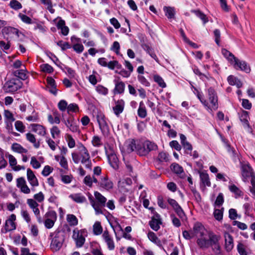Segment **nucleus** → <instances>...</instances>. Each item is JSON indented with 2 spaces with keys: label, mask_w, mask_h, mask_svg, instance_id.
I'll return each mask as SVG.
<instances>
[{
  "label": "nucleus",
  "mask_w": 255,
  "mask_h": 255,
  "mask_svg": "<svg viewBox=\"0 0 255 255\" xmlns=\"http://www.w3.org/2000/svg\"><path fill=\"white\" fill-rule=\"evenodd\" d=\"M58 29H61V33L63 35H67L69 33V28L65 26V21L63 19H60L56 24Z\"/></svg>",
  "instance_id": "2f4dec72"
},
{
  "label": "nucleus",
  "mask_w": 255,
  "mask_h": 255,
  "mask_svg": "<svg viewBox=\"0 0 255 255\" xmlns=\"http://www.w3.org/2000/svg\"><path fill=\"white\" fill-rule=\"evenodd\" d=\"M208 97L211 104V109L216 110L218 108V97L215 90L210 87L208 89Z\"/></svg>",
  "instance_id": "6e6552de"
},
{
  "label": "nucleus",
  "mask_w": 255,
  "mask_h": 255,
  "mask_svg": "<svg viewBox=\"0 0 255 255\" xmlns=\"http://www.w3.org/2000/svg\"><path fill=\"white\" fill-rule=\"evenodd\" d=\"M183 148L185 150V152L186 154H191L192 150V145L188 142L186 141L182 144Z\"/></svg>",
  "instance_id": "338daca9"
},
{
  "label": "nucleus",
  "mask_w": 255,
  "mask_h": 255,
  "mask_svg": "<svg viewBox=\"0 0 255 255\" xmlns=\"http://www.w3.org/2000/svg\"><path fill=\"white\" fill-rule=\"evenodd\" d=\"M15 220L16 216L12 214L5 221L4 229L6 233L13 231L16 229Z\"/></svg>",
  "instance_id": "f3484780"
},
{
  "label": "nucleus",
  "mask_w": 255,
  "mask_h": 255,
  "mask_svg": "<svg viewBox=\"0 0 255 255\" xmlns=\"http://www.w3.org/2000/svg\"><path fill=\"white\" fill-rule=\"evenodd\" d=\"M41 2L46 6H47V9L51 13H53L55 10L52 8V4L51 0H40Z\"/></svg>",
  "instance_id": "bf43d9fd"
},
{
  "label": "nucleus",
  "mask_w": 255,
  "mask_h": 255,
  "mask_svg": "<svg viewBox=\"0 0 255 255\" xmlns=\"http://www.w3.org/2000/svg\"><path fill=\"white\" fill-rule=\"evenodd\" d=\"M222 53L231 64L233 63V61L235 59L236 57L232 53L225 49L222 50Z\"/></svg>",
  "instance_id": "8fccbe9b"
},
{
  "label": "nucleus",
  "mask_w": 255,
  "mask_h": 255,
  "mask_svg": "<svg viewBox=\"0 0 255 255\" xmlns=\"http://www.w3.org/2000/svg\"><path fill=\"white\" fill-rule=\"evenodd\" d=\"M26 203L29 208L32 210L34 214L38 220V222L39 223H41V220L40 215V211L38 208L39 205L38 203L33 199H27L26 200Z\"/></svg>",
  "instance_id": "4468645a"
},
{
  "label": "nucleus",
  "mask_w": 255,
  "mask_h": 255,
  "mask_svg": "<svg viewBox=\"0 0 255 255\" xmlns=\"http://www.w3.org/2000/svg\"><path fill=\"white\" fill-rule=\"evenodd\" d=\"M87 235L88 233L86 229L79 230L78 228H75L73 231L72 238L77 248H81L83 246L85 242V238Z\"/></svg>",
  "instance_id": "20e7f679"
},
{
  "label": "nucleus",
  "mask_w": 255,
  "mask_h": 255,
  "mask_svg": "<svg viewBox=\"0 0 255 255\" xmlns=\"http://www.w3.org/2000/svg\"><path fill=\"white\" fill-rule=\"evenodd\" d=\"M9 164L12 169L15 171H18L20 170H24L25 167L17 164V160L15 157L11 154L7 155Z\"/></svg>",
  "instance_id": "412c9836"
},
{
  "label": "nucleus",
  "mask_w": 255,
  "mask_h": 255,
  "mask_svg": "<svg viewBox=\"0 0 255 255\" xmlns=\"http://www.w3.org/2000/svg\"><path fill=\"white\" fill-rule=\"evenodd\" d=\"M41 71L44 72L51 73L53 71V68L48 64H43L40 65Z\"/></svg>",
  "instance_id": "680f3d73"
},
{
  "label": "nucleus",
  "mask_w": 255,
  "mask_h": 255,
  "mask_svg": "<svg viewBox=\"0 0 255 255\" xmlns=\"http://www.w3.org/2000/svg\"><path fill=\"white\" fill-rule=\"evenodd\" d=\"M12 73L14 76L19 78L22 80H24L27 78L25 66H23V67L20 69L14 71Z\"/></svg>",
  "instance_id": "cd10ccee"
},
{
  "label": "nucleus",
  "mask_w": 255,
  "mask_h": 255,
  "mask_svg": "<svg viewBox=\"0 0 255 255\" xmlns=\"http://www.w3.org/2000/svg\"><path fill=\"white\" fill-rule=\"evenodd\" d=\"M107 67L112 70L114 69L115 68L118 69H120L122 67L121 65H120L118 61H111L108 63Z\"/></svg>",
  "instance_id": "4d7b16f0"
},
{
  "label": "nucleus",
  "mask_w": 255,
  "mask_h": 255,
  "mask_svg": "<svg viewBox=\"0 0 255 255\" xmlns=\"http://www.w3.org/2000/svg\"><path fill=\"white\" fill-rule=\"evenodd\" d=\"M93 234L96 236H99L103 233V228L99 221H96L93 226Z\"/></svg>",
  "instance_id": "e433bc0d"
},
{
  "label": "nucleus",
  "mask_w": 255,
  "mask_h": 255,
  "mask_svg": "<svg viewBox=\"0 0 255 255\" xmlns=\"http://www.w3.org/2000/svg\"><path fill=\"white\" fill-rule=\"evenodd\" d=\"M51 236L53 237L50 248L53 251H58L61 248L64 241V232L63 231L55 232L51 235Z\"/></svg>",
  "instance_id": "7ed1b4c3"
},
{
  "label": "nucleus",
  "mask_w": 255,
  "mask_h": 255,
  "mask_svg": "<svg viewBox=\"0 0 255 255\" xmlns=\"http://www.w3.org/2000/svg\"><path fill=\"white\" fill-rule=\"evenodd\" d=\"M200 178L202 183L204 186H211L209 177L207 173L204 172H201L200 173Z\"/></svg>",
  "instance_id": "ea45409f"
},
{
  "label": "nucleus",
  "mask_w": 255,
  "mask_h": 255,
  "mask_svg": "<svg viewBox=\"0 0 255 255\" xmlns=\"http://www.w3.org/2000/svg\"><path fill=\"white\" fill-rule=\"evenodd\" d=\"M231 64L233 65L234 68L236 70H240L247 73H249L251 71L250 67L246 61H241L236 57L234 60L233 63Z\"/></svg>",
  "instance_id": "f8f14e48"
},
{
  "label": "nucleus",
  "mask_w": 255,
  "mask_h": 255,
  "mask_svg": "<svg viewBox=\"0 0 255 255\" xmlns=\"http://www.w3.org/2000/svg\"><path fill=\"white\" fill-rule=\"evenodd\" d=\"M26 138L28 141L33 144V146L35 148L39 147L40 143L39 142H36V139L34 134L31 133H27L26 134Z\"/></svg>",
  "instance_id": "c9c22d12"
},
{
  "label": "nucleus",
  "mask_w": 255,
  "mask_h": 255,
  "mask_svg": "<svg viewBox=\"0 0 255 255\" xmlns=\"http://www.w3.org/2000/svg\"><path fill=\"white\" fill-rule=\"evenodd\" d=\"M227 80L230 85L232 86H236L238 88H241L243 85L240 80L233 75H230L228 76Z\"/></svg>",
  "instance_id": "c85d7f7f"
},
{
  "label": "nucleus",
  "mask_w": 255,
  "mask_h": 255,
  "mask_svg": "<svg viewBox=\"0 0 255 255\" xmlns=\"http://www.w3.org/2000/svg\"><path fill=\"white\" fill-rule=\"evenodd\" d=\"M26 176L27 180L31 186V191L34 192V188L39 185V182L37 177L32 170L30 168L27 169Z\"/></svg>",
  "instance_id": "ddd939ff"
},
{
  "label": "nucleus",
  "mask_w": 255,
  "mask_h": 255,
  "mask_svg": "<svg viewBox=\"0 0 255 255\" xmlns=\"http://www.w3.org/2000/svg\"><path fill=\"white\" fill-rule=\"evenodd\" d=\"M251 184L250 191L252 194L253 197L255 198V177H253L252 179H251Z\"/></svg>",
  "instance_id": "774afa93"
},
{
  "label": "nucleus",
  "mask_w": 255,
  "mask_h": 255,
  "mask_svg": "<svg viewBox=\"0 0 255 255\" xmlns=\"http://www.w3.org/2000/svg\"><path fill=\"white\" fill-rule=\"evenodd\" d=\"M224 237L225 242V249L227 252H229L232 250L234 246L233 238L231 234L227 232L224 233Z\"/></svg>",
  "instance_id": "6ab92c4d"
},
{
  "label": "nucleus",
  "mask_w": 255,
  "mask_h": 255,
  "mask_svg": "<svg viewBox=\"0 0 255 255\" xmlns=\"http://www.w3.org/2000/svg\"><path fill=\"white\" fill-rule=\"evenodd\" d=\"M229 188L231 192L235 194L236 198H238L243 195L242 191L234 184L230 185L229 186Z\"/></svg>",
  "instance_id": "49530a36"
},
{
  "label": "nucleus",
  "mask_w": 255,
  "mask_h": 255,
  "mask_svg": "<svg viewBox=\"0 0 255 255\" xmlns=\"http://www.w3.org/2000/svg\"><path fill=\"white\" fill-rule=\"evenodd\" d=\"M108 160L111 166L115 169H117L119 167V159L117 155L114 152H111L108 155Z\"/></svg>",
  "instance_id": "a878e982"
},
{
  "label": "nucleus",
  "mask_w": 255,
  "mask_h": 255,
  "mask_svg": "<svg viewBox=\"0 0 255 255\" xmlns=\"http://www.w3.org/2000/svg\"><path fill=\"white\" fill-rule=\"evenodd\" d=\"M47 217H50V219H47L44 222L46 228L48 229L51 228L54 224L55 221L56 219V214L55 212H48L46 214Z\"/></svg>",
  "instance_id": "4be33fe9"
},
{
  "label": "nucleus",
  "mask_w": 255,
  "mask_h": 255,
  "mask_svg": "<svg viewBox=\"0 0 255 255\" xmlns=\"http://www.w3.org/2000/svg\"><path fill=\"white\" fill-rule=\"evenodd\" d=\"M65 139L67 143L68 146L70 148H73L76 146V141L73 136L69 134L66 133L65 135Z\"/></svg>",
  "instance_id": "f704fd0d"
},
{
  "label": "nucleus",
  "mask_w": 255,
  "mask_h": 255,
  "mask_svg": "<svg viewBox=\"0 0 255 255\" xmlns=\"http://www.w3.org/2000/svg\"><path fill=\"white\" fill-rule=\"evenodd\" d=\"M16 186L20 192L24 194H28L31 192V188L28 186L25 178L23 177H18L16 179Z\"/></svg>",
  "instance_id": "9d476101"
},
{
  "label": "nucleus",
  "mask_w": 255,
  "mask_h": 255,
  "mask_svg": "<svg viewBox=\"0 0 255 255\" xmlns=\"http://www.w3.org/2000/svg\"><path fill=\"white\" fill-rule=\"evenodd\" d=\"M96 91L100 94L106 95L108 93V90L106 87L99 85L96 87Z\"/></svg>",
  "instance_id": "0e129e2a"
},
{
  "label": "nucleus",
  "mask_w": 255,
  "mask_h": 255,
  "mask_svg": "<svg viewBox=\"0 0 255 255\" xmlns=\"http://www.w3.org/2000/svg\"><path fill=\"white\" fill-rule=\"evenodd\" d=\"M114 82L115 83V88L114 90V94L123 93L125 90V84L123 82L117 80H115Z\"/></svg>",
  "instance_id": "c756f323"
},
{
  "label": "nucleus",
  "mask_w": 255,
  "mask_h": 255,
  "mask_svg": "<svg viewBox=\"0 0 255 255\" xmlns=\"http://www.w3.org/2000/svg\"><path fill=\"white\" fill-rule=\"evenodd\" d=\"M220 238L221 237L219 235H215L213 233L210 234L208 236L210 247L214 245L218 244Z\"/></svg>",
  "instance_id": "4c0bfd02"
},
{
  "label": "nucleus",
  "mask_w": 255,
  "mask_h": 255,
  "mask_svg": "<svg viewBox=\"0 0 255 255\" xmlns=\"http://www.w3.org/2000/svg\"><path fill=\"white\" fill-rule=\"evenodd\" d=\"M102 237L103 241L106 244L108 249L110 251L114 250L115 248V245L113 237L107 230L103 232Z\"/></svg>",
  "instance_id": "9b49d317"
},
{
  "label": "nucleus",
  "mask_w": 255,
  "mask_h": 255,
  "mask_svg": "<svg viewBox=\"0 0 255 255\" xmlns=\"http://www.w3.org/2000/svg\"><path fill=\"white\" fill-rule=\"evenodd\" d=\"M22 83L17 79H11L4 85L3 90L6 93L14 92L21 87Z\"/></svg>",
  "instance_id": "423d86ee"
},
{
  "label": "nucleus",
  "mask_w": 255,
  "mask_h": 255,
  "mask_svg": "<svg viewBox=\"0 0 255 255\" xmlns=\"http://www.w3.org/2000/svg\"><path fill=\"white\" fill-rule=\"evenodd\" d=\"M158 159L160 162H166L168 160V154L164 151H161L158 155Z\"/></svg>",
  "instance_id": "052dcab7"
},
{
  "label": "nucleus",
  "mask_w": 255,
  "mask_h": 255,
  "mask_svg": "<svg viewBox=\"0 0 255 255\" xmlns=\"http://www.w3.org/2000/svg\"><path fill=\"white\" fill-rule=\"evenodd\" d=\"M192 230L194 237H196L197 238L201 236H205L207 234L206 230L200 223H196Z\"/></svg>",
  "instance_id": "dca6fc26"
},
{
  "label": "nucleus",
  "mask_w": 255,
  "mask_h": 255,
  "mask_svg": "<svg viewBox=\"0 0 255 255\" xmlns=\"http://www.w3.org/2000/svg\"><path fill=\"white\" fill-rule=\"evenodd\" d=\"M9 6L14 10H18L22 8L21 4L17 0H11L9 2Z\"/></svg>",
  "instance_id": "5fc2aeb1"
},
{
  "label": "nucleus",
  "mask_w": 255,
  "mask_h": 255,
  "mask_svg": "<svg viewBox=\"0 0 255 255\" xmlns=\"http://www.w3.org/2000/svg\"><path fill=\"white\" fill-rule=\"evenodd\" d=\"M138 140L129 139L126 141L122 148V151L125 153H129L133 151L136 152Z\"/></svg>",
  "instance_id": "0eeeda50"
},
{
  "label": "nucleus",
  "mask_w": 255,
  "mask_h": 255,
  "mask_svg": "<svg viewBox=\"0 0 255 255\" xmlns=\"http://www.w3.org/2000/svg\"><path fill=\"white\" fill-rule=\"evenodd\" d=\"M125 106V102L123 100H118L116 103V106L113 107V111L114 113L117 115L119 116L122 113L124 110Z\"/></svg>",
  "instance_id": "bb28decb"
},
{
  "label": "nucleus",
  "mask_w": 255,
  "mask_h": 255,
  "mask_svg": "<svg viewBox=\"0 0 255 255\" xmlns=\"http://www.w3.org/2000/svg\"><path fill=\"white\" fill-rule=\"evenodd\" d=\"M39 116L37 113L32 109L31 115L26 117V120L28 122H36L38 121Z\"/></svg>",
  "instance_id": "09e8293b"
},
{
  "label": "nucleus",
  "mask_w": 255,
  "mask_h": 255,
  "mask_svg": "<svg viewBox=\"0 0 255 255\" xmlns=\"http://www.w3.org/2000/svg\"><path fill=\"white\" fill-rule=\"evenodd\" d=\"M100 186L105 189L109 190L113 188V183L106 177L102 179Z\"/></svg>",
  "instance_id": "a19ab883"
},
{
  "label": "nucleus",
  "mask_w": 255,
  "mask_h": 255,
  "mask_svg": "<svg viewBox=\"0 0 255 255\" xmlns=\"http://www.w3.org/2000/svg\"><path fill=\"white\" fill-rule=\"evenodd\" d=\"M239 118L244 128L249 130L251 128L249 122L250 118L248 112L245 111H242L239 115Z\"/></svg>",
  "instance_id": "5701e85b"
},
{
  "label": "nucleus",
  "mask_w": 255,
  "mask_h": 255,
  "mask_svg": "<svg viewBox=\"0 0 255 255\" xmlns=\"http://www.w3.org/2000/svg\"><path fill=\"white\" fill-rule=\"evenodd\" d=\"M154 81L157 83L158 85L161 88H165L166 86L165 83L161 77L158 75H154L153 76Z\"/></svg>",
  "instance_id": "864d4df0"
},
{
  "label": "nucleus",
  "mask_w": 255,
  "mask_h": 255,
  "mask_svg": "<svg viewBox=\"0 0 255 255\" xmlns=\"http://www.w3.org/2000/svg\"><path fill=\"white\" fill-rule=\"evenodd\" d=\"M242 174L244 182H246L250 177L252 179L253 177H255L253 169L249 164H244L242 166Z\"/></svg>",
  "instance_id": "2eb2a0df"
},
{
  "label": "nucleus",
  "mask_w": 255,
  "mask_h": 255,
  "mask_svg": "<svg viewBox=\"0 0 255 255\" xmlns=\"http://www.w3.org/2000/svg\"><path fill=\"white\" fill-rule=\"evenodd\" d=\"M195 15L202 20L204 24L208 22V19L206 15L200 10H192Z\"/></svg>",
  "instance_id": "603ef678"
},
{
  "label": "nucleus",
  "mask_w": 255,
  "mask_h": 255,
  "mask_svg": "<svg viewBox=\"0 0 255 255\" xmlns=\"http://www.w3.org/2000/svg\"><path fill=\"white\" fill-rule=\"evenodd\" d=\"M69 197L77 203H83L86 201V197L81 193L71 194Z\"/></svg>",
  "instance_id": "7c9ffc66"
},
{
  "label": "nucleus",
  "mask_w": 255,
  "mask_h": 255,
  "mask_svg": "<svg viewBox=\"0 0 255 255\" xmlns=\"http://www.w3.org/2000/svg\"><path fill=\"white\" fill-rule=\"evenodd\" d=\"M196 243L199 248L201 249H207L210 247L207 234L205 236L197 238Z\"/></svg>",
  "instance_id": "aec40b11"
},
{
  "label": "nucleus",
  "mask_w": 255,
  "mask_h": 255,
  "mask_svg": "<svg viewBox=\"0 0 255 255\" xmlns=\"http://www.w3.org/2000/svg\"><path fill=\"white\" fill-rule=\"evenodd\" d=\"M140 156L146 155L148 154L146 148L145 147V143L138 141V145L136 148V152Z\"/></svg>",
  "instance_id": "473e14b6"
},
{
  "label": "nucleus",
  "mask_w": 255,
  "mask_h": 255,
  "mask_svg": "<svg viewBox=\"0 0 255 255\" xmlns=\"http://www.w3.org/2000/svg\"><path fill=\"white\" fill-rule=\"evenodd\" d=\"M96 119L103 134L105 136L108 135L110 128L105 116L103 113L98 112L96 115Z\"/></svg>",
  "instance_id": "39448f33"
},
{
  "label": "nucleus",
  "mask_w": 255,
  "mask_h": 255,
  "mask_svg": "<svg viewBox=\"0 0 255 255\" xmlns=\"http://www.w3.org/2000/svg\"><path fill=\"white\" fill-rule=\"evenodd\" d=\"M11 150L19 154L26 153L28 150L21 145L17 143H13L11 147Z\"/></svg>",
  "instance_id": "72a5a7b5"
},
{
  "label": "nucleus",
  "mask_w": 255,
  "mask_h": 255,
  "mask_svg": "<svg viewBox=\"0 0 255 255\" xmlns=\"http://www.w3.org/2000/svg\"><path fill=\"white\" fill-rule=\"evenodd\" d=\"M14 126L16 129L17 131L20 132H23L24 131L25 127L22 122L20 121H16Z\"/></svg>",
  "instance_id": "e2e57ef3"
},
{
  "label": "nucleus",
  "mask_w": 255,
  "mask_h": 255,
  "mask_svg": "<svg viewBox=\"0 0 255 255\" xmlns=\"http://www.w3.org/2000/svg\"><path fill=\"white\" fill-rule=\"evenodd\" d=\"M66 220L69 225L71 226H76L78 223L77 217L73 214L67 215Z\"/></svg>",
  "instance_id": "c03bdc74"
},
{
  "label": "nucleus",
  "mask_w": 255,
  "mask_h": 255,
  "mask_svg": "<svg viewBox=\"0 0 255 255\" xmlns=\"http://www.w3.org/2000/svg\"><path fill=\"white\" fill-rule=\"evenodd\" d=\"M148 238L149 240L158 246H161L160 241L158 239L156 235L152 232H149L148 234Z\"/></svg>",
  "instance_id": "a18cd8bd"
},
{
  "label": "nucleus",
  "mask_w": 255,
  "mask_h": 255,
  "mask_svg": "<svg viewBox=\"0 0 255 255\" xmlns=\"http://www.w3.org/2000/svg\"><path fill=\"white\" fill-rule=\"evenodd\" d=\"M79 153L76 152L72 153V158L73 162L75 164H78L80 162L85 165L87 169H91L92 164L90 159V155L88 149L81 142L78 144Z\"/></svg>",
  "instance_id": "f257e3e1"
},
{
  "label": "nucleus",
  "mask_w": 255,
  "mask_h": 255,
  "mask_svg": "<svg viewBox=\"0 0 255 255\" xmlns=\"http://www.w3.org/2000/svg\"><path fill=\"white\" fill-rule=\"evenodd\" d=\"M162 222L158 214H155L151 219L149 222V225L151 228L155 231H158L160 228V225Z\"/></svg>",
  "instance_id": "b1692460"
},
{
  "label": "nucleus",
  "mask_w": 255,
  "mask_h": 255,
  "mask_svg": "<svg viewBox=\"0 0 255 255\" xmlns=\"http://www.w3.org/2000/svg\"><path fill=\"white\" fill-rule=\"evenodd\" d=\"M163 10L165 12V15L168 17V18H174L175 12L173 7L164 6L163 7Z\"/></svg>",
  "instance_id": "37998d69"
},
{
  "label": "nucleus",
  "mask_w": 255,
  "mask_h": 255,
  "mask_svg": "<svg viewBox=\"0 0 255 255\" xmlns=\"http://www.w3.org/2000/svg\"><path fill=\"white\" fill-rule=\"evenodd\" d=\"M31 130L40 136H44L46 134V129L42 125L33 124L30 125Z\"/></svg>",
  "instance_id": "393cba45"
},
{
  "label": "nucleus",
  "mask_w": 255,
  "mask_h": 255,
  "mask_svg": "<svg viewBox=\"0 0 255 255\" xmlns=\"http://www.w3.org/2000/svg\"><path fill=\"white\" fill-rule=\"evenodd\" d=\"M171 169L173 172L181 176H182L184 174L182 167L177 163L172 164L171 165Z\"/></svg>",
  "instance_id": "58836bf2"
},
{
  "label": "nucleus",
  "mask_w": 255,
  "mask_h": 255,
  "mask_svg": "<svg viewBox=\"0 0 255 255\" xmlns=\"http://www.w3.org/2000/svg\"><path fill=\"white\" fill-rule=\"evenodd\" d=\"M94 194L95 198L91 194H88L90 204L94 209L96 215L103 214V209L106 206L107 199L98 191H95Z\"/></svg>",
  "instance_id": "f03ea898"
},
{
  "label": "nucleus",
  "mask_w": 255,
  "mask_h": 255,
  "mask_svg": "<svg viewBox=\"0 0 255 255\" xmlns=\"http://www.w3.org/2000/svg\"><path fill=\"white\" fill-rule=\"evenodd\" d=\"M137 114L138 116L141 118H144L147 115L146 110L142 101L139 103Z\"/></svg>",
  "instance_id": "79ce46f5"
},
{
  "label": "nucleus",
  "mask_w": 255,
  "mask_h": 255,
  "mask_svg": "<svg viewBox=\"0 0 255 255\" xmlns=\"http://www.w3.org/2000/svg\"><path fill=\"white\" fill-rule=\"evenodd\" d=\"M47 84L51 87V89L49 90L50 92L54 94L56 93V84L55 80L51 77H48L47 79Z\"/></svg>",
  "instance_id": "de8ad7c7"
},
{
  "label": "nucleus",
  "mask_w": 255,
  "mask_h": 255,
  "mask_svg": "<svg viewBox=\"0 0 255 255\" xmlns=\"http://www.w3.org/2000/svg\"><path fill=\"white\" fill-rule=\"evenodd\" d=\"M237 250L240 255H248L247 247L243 243H239L237 245Z\"/></svg>",
  "instance_id": "3c124183"
},
{
  "label": "nucleus",
  "mask_w": 255,
  "mask_h": 255,
  "mask_svg": "<svg viewBox=\"0 0 255 255\" xmlns=\"http://www.w3.org/2000/svg\"><path fill=\"white\" fill-rule=\"evenodd\" d=\"M19 31L17 29L12 27H5L2 29V33L4 35H7V39L9 38H13L15 36L18 37Z\"/></svg>",
  "instance_id": "a211bd4d"
},
{
  "label": "nucleus",
  "mask_w": 255,
  "mask_h": 255,
  "mask_svg": "<svg viewBox=\"0 0 255 255\" xmlns=\"http://www.w3.org/2000/svg\"><path fill=\"white\" fill-rule=\"evenodd\" d=\"M74 50L78 53H82L84 50V46L81 43H75L72 46Z\"/></svg>",
  "instance_id": "69168bd1"
},
{
  "label": "nucleus",
  "mask_w": 255,
  "mask_h": 255,
  "mask_svg": "<svg viewBox=\"0 0 255 255\" xmlns=\"http://www.w3.org/2000/svg\"><path fill=\"white\" fill-rule=\"evenodd\" d=\"M145 147L146 148L148 153L151 150H156L157 148V146L154 143L150 142L149 141H146L145 142Z\"/></svg>",
  "instance_id": "6e6d98bb"
},
{
  "label": "nucleus",
  "mask_w": 255,
  "mask_h": 255,
  "mask_svg": "<svg viewBox=\"0 0 255 255\" xmlns=\"http://www.w3.org/2000/svg\"><path fill=\"white\" fill-rule=\"evenodd\" d=\"M62 121L70 131L73 132L79 131V129L77 125V122L73 117H69L67 119L63 118Z\"/></svg>",
  "instance_id": "1a4fd4ad"
},
{
  "label": "nucleus",
  "mask_w": 255,
  "mask_h": 255,
  "mask_svg": "<svg viewBox=\"0 0 255 255\" xmlns=\"http://www.w3.org/2000/svg\"><path fill=\"white\" fill-rule=\"evenodd\" d=\"M50 132L52 135V137L53 138H56L58 137L60 134V130L57 126L53 127L50 129Z\"/></svg>",
  "instance_id": "13d9d810"
}]
</instances>
